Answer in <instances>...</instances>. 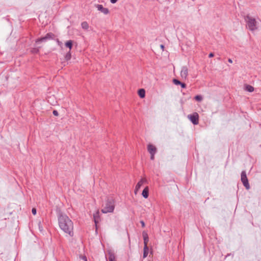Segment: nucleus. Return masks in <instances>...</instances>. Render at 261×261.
<instances>
[{"label": "nucleus", "mask_w": 261, "mask_h": 261, "mask_svg": "<svg viewBox=\"0 0 261 261\" xmlns=\"http://www.w3.org/2000/svg\"><path fill=\"white\" fill-rule=\"evenodd\" d=\"M60 228L70 236H73V224L72 221L65 214L59 213L58 216Z\"/></svg>", "instance_id": "nucleus-1"}, {"label": "nucleus", "mask_w": 261, "mask_h": 261, "mask_svg": "<svg viewBox=\"0 0 261 261\" xmlns=\"http://www.w3.org/2000/svg\"><path fill=\"white\" fill-rule=\"evenodd\" d=\"M244 20L246 23V28L250 31L254 32L257 29L258 22L254 18L248 14L244 16Z\"/></svg>", "instance_id": "nucleus-2"}, {"label": "nucleus", "mask_w": 261, "mask_h": 261, "mask_svg": "<svg viewBox=\"0 0 261 261\" xmlns=\"http://www.w3.org/2000/svg\"><path fill=\"white\" fill-rule=\"evenodd\" d=\"M114 203L115 202L113 199H108L101 210L102 213L106 214L113 212L115 207Z\"/></svg>", "instance_id": "nucleus-3"}, {"label": "nucleus", "mask_w": 261, "mask_h": 261, "mask_svg": "<svg viewBox=\"0 0 261 261\" xmlns=\"http://www.w3.org/2000/svg\"><path fill=\"white\" fill-rule=\"evenodd\" d=\"M241 181L244 185V186L246 188L247 190H249L250 189V185L248 182V178L247 177L246 173L245 171H243L241 172Z\"/></svg>", "instance_id": "nucleus-4"}, {"label": "nucleus", "mask_w": 261, "mask_h": 261, "mask_svg": "<svg viewBox=\"0 0 261 261\" xmlns=\"http://www.w3.org/2000/svg\"><path fill=\"white\" fill-rule=\"evenodd\" d=\"M188 117L193 124L196 125L198 124L199 116L197 113H194L193 114L189 115Z\"/></svg>", "instance_id": "nucleus-5"}, {"label": "nucleus", "mask_w": 261, "mask_h": 261, "mask_svg": "<svg viewBox=\"0 0 261 261\" xmlns=\"http://www.w3.org/2000/svg\"><path fill=\"white\" fill-rule=\"evenodd\" d=\"M188 75V68L187 66H182L180 71V75L182 79H186Z\"/></svg>", "instance_id": "nucleus-6"}, {"label": "nucleus", "mask_w": 261, "mask_h": 261, "mask_svg": "<svg viewBox=\"0 0 261 261\" xmlns=\"http://www.w3.org/2000/svg\"><path fill=\"white\" fill-rule=\"evenodd\" d=\"M95 6L97 8L98 10L103 13L104 14H108L109 10L108 8H103L101 5H95Z\"/></svg>", "instance_id": "nucleus-7"}, {"label": "nucleus", "mask_w": 261, "mask_h": 261, "mask_svg": "<svg viewBox=\"0 0 261 261\" xmlns=\"http://www.w3.org/2000/svg\"><path fill=\"white\" fill-rule=\"evenodd\" d=\"M146 182H147V180L146 179L141 178V180L138 182V184L136 186L135 193H136L137 191H138L139 190V189L141 188V187L144 183Z\"/></svg>", "instance_id": "nucleus-8"}, {"label": "nucleus", "mask_w": 261, "mask_h": 261, "mask_svg": "<svg viewBox=\"0 0 261 261\" xmlns=\"http://www.w3.org/2000/svg\"><path fill=\"white\" fill-rule=\"evenodd\" d=\"M147 150L150 154H155L156 152V147L152 144H149L147 146Z\"/></svg>", "instance_id": "nucleus-9"}, {"label": "nucleus", "mask_w": 261, "mask_h": 261, "mask_svg": "<svg viewBox=\"0 0 261 261\" xmlns=\"http://www.w3.org/2000/svg\"><path fill=\"white\" fill-rule=\"evenodd\" d=\"M142 236H143V238L144 245L147 246V243L149 241V238H148V234H147V232H145V231H144L142 232Z\"/></svg>", "instance_id": "nucleus-10"}, {"label": "nucleus", "mask_w": 261, "mask_h": 261, "mask_svg": "<svg viewBox=\"0 0 261 261\" xmlns=\"http://www.w3.org/2000/svg\"><path fill=\"white\" fill-rule=\"evenodd\" d=\"M244 90L249 92H252L254 91V88L251 85L245 84L244 85Z\"/></svg>", "instance_id": "nucleus-11"}, {"label": "nucleus", "mask_w": 261, "mask_h": 261, "mask_svg": "<svg viewBox=\"0 0 261 261\" xmlns=\"http://www.w3.org/2000/svg\"><path fill=\"white\" fill-rule=\"evenodd\" d=\"M99 212L98 211H97L93 214V218H94V222H95L96 225L98 222V220H99Z\"/></svg>", "instance_id": "nucleus-12"}, {"label": "nucleus", "mask_w": 261, "mask_h": 261, "mask_svg": "<svg viewBox=\"0 0 261 261\" xmlns=\"http://www.w3.org/2000/svg\"><path fill=\"white\" fill-rule=\"evenodd\" d=\"M148 191L149 189L148 187H146L144 188V189L142 191V195L143 197L145 198H147L148 197Z\"/></svg>", "instance_id": "nucleus-13"}, {"label": "nucleus", "mask_w": 261, "mask_h": 261, "mask_svg": "<svg viewBox=\"0 0 261 261\" xmlns=\"http://www.w3.org/2000/svg\"><path fill=\"white\" fill-rule=\"evenodd\" d=\"M149 248L147 245H144L143 248V258H145L147 256L148 254Z\"/></svg>", "instance_id": "nucleus-14"}, {"label": "nucleus", "mask_w": 261, "mask_h": 261, "mask_svg": "<svg viewBox=\"0 0 261 261\" xmlns=\"http://www.w3.org/2000/svg\"><path fill=\"white\" fill-rule=\"evenodd\" d=\"M47 40L54 39L55 35L52 33H48L45 36Z\"/></svg>", "instance_id": "nucleus-15"}, {"label": "nucleus", "mask_w": 261, "mask_h": 261, "mask_svg": "<svg viewBox=\"0 0 261 261\" xmlns=\"http://www.w3.org/2000/svg\"><path fill=\"white\" fill-rule=\"evenodd\" d=\"M138 95L141 98H144L145 96V91L144 89H140L138 90Z\"/></svg>", "instance_id": "nucleus-16"}, {"label": "nucleus", "mask_w": 261, "mask_h": 261, "mask_svg": "<svg viewBox=\"0 0 261 261\" xmlns=\"http://www.w3.org/2000/svg\"><path fill=\"white\" fill-rule=\"evenodd\" d=\"M73 45V41L72 40H68L65 43V46L69 48L70 49L72 48Z\"/></svg>", "instance_id": "nucleus-17"}, {"label": "nucleus", "mask_w": 261, "mask_h": 261, "mask_svg": "<svg viewBox=\"0 0 261 261\" xmlns=\"http://www.w3.org/2000/svg\"><path fill=\"white\" fill-rule=\"evenodd\" d=\"M47 41V40L46 39L45 37L44 36L43 37H41V38H38V39H37V40L36 41V43H41V42H46Z\"/></svg>", "instance_id": "nucleus-18"}, {"label": "nucleus", "mask_w": 261, "mask_h": 261, "mask_svg": "<svg viewBox=\"0 0 261 261\" xmlns=\"http://www.w3.org/2000/svg\"><path fill=\"white\" fill-rule=\"evenodd\" d=\"M81 26L82 28L85 30H87L89 28V25L86 21L83 22L81 24Z\"/></svg>", "instance_id": "nucleus-19"}, {"label": "nucleus", "mask_w": 261, "mask_h": 261, "mask_svg": "<svg viewBox=\"0 0 261 261\" xmlns=\"http://www.w3.org/2000/svg\"><path fill=\"white\" fill-rule=\"evenodd\" d=\"M194 99L198 101H202L203 97L200 95H197L195 96Z\"/></svg>", "instance_id": "nucleus-20"}, {"label": "nucleus", "mask_w": 261, "mask_h": 261, "mask_svg": "<svg viewBox=\"0 0 261 261\" xmlns=\"http://www.w3.org/2000/svg\"><path fill=\"white\" fill-rule=\"evenodd\" d=\"M71 53H70V51H69V52H68L66 54L65 58V59L68 61L71 59Z\"/></svg>", "instance_id": "nucleus-21"}, {"label": "nucleus", "mask_w": 261, "mask_h": 261, "mask_svg": "<svg viewBox=\"0 0 261 261\" xmlns=\"http://www.w3.org/2000/svg\"><path fill=\"white\" fill-rule=\"evenodd\" d=\"M173 82L175 85H180V84L181 83V82H180L179 80H178L177 79H173Z\"/></svg>", "instance_id": "nucleus-22"}, {"label": "nucleus", "mask_w": 261, "mask_h": 261, "mask_svg": "<svg viewBox=\"0 0 261 261\" xmlns=\"http://www.w3.org/2000/svg\"><path fill=\"white\" fill-rule=\"evenodd\" d=\"M109 261H115V256L113 254H110L109 257Z\"/></svg>", "instance_id": "nucleus-23"}, {"label": "nucleus", "mask_w": 261, "mask_h": 261, "mask_svg": "<svg viewBox=\"0 0 261 261\" xmlns=\"http://www.w3.org/2000/svg\"><path fill=\"white\" fill-rule=\"evenodd\" d=\"M39 229L40 231H42L43 230V227L41 226V221L38 222Z\"/></svg>", "instance_id": "nucleus-24"}, {"label": "nucleus", "mask_w": 261, "mask_h": 261, "mask_svg": "<svg viewBox=\"0 0 261 261\" xmlns=\"http://www.w3.org/2000/svg\"><path fill=\"white\" fill-rule=\"evenodd\" d=\"M56 41L57 42L58 45L61 47L62 45V43L61 41H60L58 39H56Z\"/></svg>", "instance_id": "nucleus-25"}, {"label": "nucleus", "mask_w": 261, "mask_h": 261, "mask_svg": "<svg viewBox=\"0 0 261 261\" xmlns=\"http://www.w3.org/2000/svg\"><path fill=\"white\" fill-rule=\"evenodd\" d=\"M53 113L54 115L56 116H58V115H59L58 112L57 110H54L53 112Z\"/></svg>", "instance_id": "nucleus-26"}, {"label": "nucleus", "mask_w": 261, "mask_h": 261, "mask_svg": "<svg viewBox=\"0 0 261 261\" xmlns=\"http://www.w3.org/2000/svg\"><path fill=\"white\" fill-rule=\"evenodd\" d=\"M32 212L33 215H36V208H33L32 210Z\"/></svg>", "instance_id": "nucleus-27"}, {"label": "nucleus", "mask_w": 261, "mask_h": 261, "mask_svg": "<svg viewBox=\"0 0 261 261\" xmlns=\"http://www.w3.org/2000/svg\"><path fill=\"white\" fill-rule=\"evenodd\" d=\"M180 85L182 88H185L186 87V85L184 83H181Z\"/></svg>", "instance_id": "nucleus-28"}, {"label": "nucleus", "mask_w": 261, "mask_h": 261, "mask_svg": "<svg viewBox=\"0 0 261 261\" xmlns=\"http://www.w3.org/2000/svg\"><path fill=\"white\" fill-rule=\"evenodd\" d=\"M81 259H83L84 261H87V258L85 256H81Z\"/></svg>", "instance_id": "nucleus-29"}, {"label": "nucleus", "mask_w": 261, "mask_h": 261, "mask_svg": "<svg viewBox=\"0 0 261 261\" xmlns=\"http://www.w3.org/2000/svg\"><path fill=\"white\" fill-rule=\"evenodd\" d=\"M154 154H153V153L150 154V155H151V156H150V159H151V160H154Z\"/></svg>", "instance_id": "nucleus-30"}, {"label": "nucleus", "mask_w": 261, "mask_h": 261, "mask_svg": "<svg viewBox=\"0 0 261 261\" xmlns=\"http://www.w3.org/2000/svg\"><path fill=\"white\" fill-rule=\"evenodd\" d=\"M140 223L141 224V225L143 227H145V223L143 221H141Z\"/></svg>", "instance_id": "nucleus-31"}, {"label": "nucleus", "mask_w": 261, "mask_h": 261, "mask_svg": "<svg viewBox=\"0 0 261 261\" xmlns=\"http://www.w3.org/2000/svg\"><path fill=\"white\" fill-rule=\"evenodd\" d=\"M214 54L213 53H211L209 54L208 57H209L210 58H212V57H214Z\"/></svg>", "instance_id": "nucleus-32"}, {"label": "nucleus", "mask_w": 261, "mask_h": 261, "mask_svg": "<svg viewBox=\"0 0 261 261\" xmlns=\"http://www.w3.org/2000/svg\"><path fill=\"white\" fill-rule=\"evenodd\" d=\"M117 0H110V2L112 4H115L117 2Z\"/></svg>", "instance_id": "nucleus-33"}, {"label": "nucleus", "mask_w": 261, "mask_h": 261, "mask_svg": "<svg viewBox=\"0 0 261 261\" xmlns=\"http://www.w3.org/2000/svg\"><path fill=\"white\" fill-rule=\"evenodd\" d=\"M228 61L230 63H232V60L231 59H228Z\"/></svg>", "instance_id": "nucleus-34"}, {"label": "nucleus", "mask_w": 261, "mask_h": 261, "mask_svg": "<svg viewBox=\"0 0 261 261\" xmlns=\"http://www.w3.org/2000/svg\"><path fill=\"white\" fill-rule=\"evenodd\" d=\"M160 46H161V48H162L163 49H164V45L161 44V45H160Z\"/></svg>", "instance_id": "nucleus-35"}, {"label": "nucleus", "mask_w": 261, "mask_h": 261, "mask_svg": "<svg viewBox=\"0 0 261 261\" xmlns=\"http://www.w3.org/2000/svg\"><path fill=\"white\" fill-rule=\"evenodd\" d=\"M35 50V53H38L39 51V49H34Z\"/></svg>", "instance_id": "nucleus-36"}]
</instances>
